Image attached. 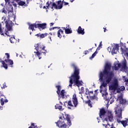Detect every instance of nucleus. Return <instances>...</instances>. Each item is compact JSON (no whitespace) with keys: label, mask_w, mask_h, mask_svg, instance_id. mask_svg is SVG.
I'll return each mask as SVG.
<instances>
[{"label":"nucleus","mask_w":128,"mask_h":128,"mask_svg":"<svg viewBox=\"0 0 128 128\" xmlns=\"http://www.w3.org/2000/svg\"><path fill=\"white\" fill-rule=\"evenodd\" d=\"M110 68H112L110 64L106 63L105 64L103 72H100L98 75L99 81L101 84L100 86V92L102 94V96L105 100L106 99L108 96V84L112 82V80L114 76V73L110 70Z\"/></svg>","instance_id":"f257e3e1"},{"label":"nucleus","mask_w":128,"mask_h":128,"mask_svg":"<svg viewBox=\"0 0 128 128\" xmlns=\"http://www.w3.org/2000/svg\"><path fill=\"white\" fill-rule=\"evenodd\" d=\"M100 117L102 118L103 122L102 124V128H110V125L108 124L109 122L114 120V113L112 110H108L106 112L104 108H102L100 111Z\"/></svg>","instance_id":"f03ea898"},{"label":"nucleus","mask_w":128,"mask_h":128,"mask_svg":"<svg viewBox=\"0 0 128 128\" xmlns=\"http://www.w3.org/2000/svg\"><path fill=\"white\" fill-rule=\"evenodd\" d=\"M14 8L16 6V4L14 2H12L11 3H7L6 4L4 7V8L2 12L6 14H8V18L10 20L9 24L11 25L16 24V14H14V8Z\"/></svg>","instance_id":"7ed1b4c3"},{"label":"nucleus","mask_w":128,"mask_h":128,"mask_svg":"<svg viewBox=\"0 0 128 128\" xmlns=\"http://www.w3.org/2000/svg\"><path fill=\"white\" fill-rule=\"evenodd\" d=\"M71 66L74 68V72L71 76L69 78L70 84L68 86L72 88V83L74 82L78 88H80V86L84 84L82 81L78 80H80V69H78V68L74 64H72Z\"/></svg>","instance_id":"20e7f679"},{"label":"nucleus","mask_w":128,"mask_h":128,"mask_svg":"<svg viewBox=\"0 0 128 128\" xmlns=\"http://www.w3.org/2000/svg\"><path fill=\"white\" fill-rule=\"evenodd\" d=\"M59 120L56 122L57 126L60 128H66L67 125L66 124V122H67L68 126H70L72 121H70V117L68 114H61L59 116Z\"/></svg>","instance_id":"39448f33"},{"label":"nucleus","mask_w":128,"mask_h":128,"mask_svg":"<svg viewBox=\"0 0 128 128\" xmlns=\"http://www.w3.org/2000/svg\"><path fill=\"white\" fill-rule=\"evenodd\" d=\"M6 17L5 16H4L2 18V22H4V23L6 24V28L4 33V31L2 28V26L0 24V34H1V36H10L12 32V26L14 24L12 25L10 24V23L9 22L10 18H8V20H6Z\"/></svg>","instance_id":"423d86ee"},{"label":"nucleus","mask_w":128,"mask_h":128,"mask_svg":"<svg viewBox=\"0 0 128 128\" xmlns=\"http://www.w3.org/2000/svg\"><path fill=\"white\" fill-rule=\"evenodd\" d=\"M124 90H126V88L124 86L120 87L118 86V80L116 78L114 79L109 85V90L114 94L124 92Z\"/></svg>","instance_id":"0eeeda50"},{"label":"nucleus","mask_w":128,"mask_h":128,"mask_svg":"<svg viewBox=\"0 0 128 128\" xmlns=\"http://www.w3.org/2000/svg\"><path fill=\"white\" fill-rule=\"evenodd\" d=\"M34 55L36 58H38V60H40V58H42V54H46V50H44L46 46L40 44H37L34 45Z\"/></svg>","instance_id":"6e6552de"},{"label":"nucleus","mask_w":128,"mask_h":128,"mask_svg":"<svg viewBox=\"0 0 128 128\" xmlns=\"http://www.w3.org/2000/svg\"><path fill=\"white\" fill-rule=\"evenodd\" d=\"M122 108H120V106H118L115 108V114L117 116L116 119L118 122H121L123 126L126 128V126H128V120L126 119L125 120L120 121V120L122 118Z\"/></svg>","instance_id":"1a4fd4ad"},{"label":"nucleus","mask_w":128,"mask_h":128,"mask_svg":"<svg viewBox=\"0 0 128 128\" xmlns=\"http://www.w3.org/2000/svg\"><path fill=\"white\" fill-rule=\"evenodd\" d=\"M62 1L59 0L57 2V4L54 2H50L48 4V2H46V6H44L43 8H48L49 10H54L56 8V10H60L62 8Z\"/></svg>","instance_id":"9d476101"},{"label":"nucleus","mask_w":128,"mask_h":128,"mask_svg":"<svg viewBox=\"0 0 128 128\" xmlns=\"http://www.w3.org/2000/svg\"><path fill=\"white\" fill-rule=\"evenodd\" d=\"M6 59L2 61V58H0V62L2 64L3 68L5 70H8V66L12 68V64H14V61L10 59V54L8 53H6Z\"/></svg>","instance_id":"9b49d317"},{"label":"nucleus","mask_w":128,"mask_h":128,"mask_svg":"<svg viewBox=\"0 0 128 128\" xmlns=\"http://www.w3.org/2000/svg\"><path fill=\"white\" fill-rule=\"evenodd\" d=\"M118 68H121L124 70V72H128V67H126V61L124 60L122 61L121 64H118V62H116L114 64V66H112V70H118Z\"/></svg>","instance_id":"f8f14e48"},{"label":"nucleus","mask_w":128,"mask_h":128,"mask_svg":"<svg viewBox=\"0 0 128 128\" xmlns=\"http://www.w3.org/2000/svg\"><path fill=\"white\" fill-rule=\"evenodd\" d=\"M56 88H57V94L59 96V100L60 104L62 106V100L64 98H66V92L64 90H62L60 92V90H62V86H56Z\"/></svg>","instance_id":"ddd939ff"},{"label":"nucleus","mask_w":128,"mask_h":128,"mask_svg":"<svg viewBox=\"0 0 128 128\" xmlns=\"http://www.w3.org/2000/svg\"><path fill=\"white\" fill-rule=\"evenodd\" d=\"M68 108H69V110H72L73 108H76L78 104L76 94H73L72 97V102L70 100H68Z\"/></svg>","instance_id":"4468645a"},{"label":"nucleus","mask_w":128,"mask_h":128,"mask_svg":"<svg viewBox=\"0 0 128 128\" xmlns=\"http://www.w3.org/2000/svg\"><path fill=\"white\" fill-rule=\"evenodd\" d=\"M118 44H113L111 46H110L108 48V50L109 52H111L112 56L114 54H116L118 52Z\"/></svg>","instance_id":"2eb2a0df"},{"label":"nucleus","mask_w":128,"mask_h":128,"mask_svg":"<svg viewBox=\"0 0 128 128\" xmlns=\"http://www.w3.org/2000/svg\"><path fill=\"white\" fill-rule=\"evenodd\" d=\"M117 102H119L120 104H126V101L124 99V94L119 93L118 96Z\"/></svg>","instance_id":"dca6fc26"},{"label":"nucleus","mask_w":128,"mask_h":128,"mask_svg":"<svg viewBox=\"0 0 128 128\" xmlns=\"http://www.w3.org/2000/svg\"><path fill=\"white\" fill-rule=\"evenodd\" d=\"M68 27L63 28V29L65 30V34H72V28H70V25H67Z\"/></svg>","instance_id":"f3484780"},{"label":"nucleus","mask_w":128,"mask_h":128,"mask_svg":"<svg viewBox=\"0 0 128 128\" xmlns=\"http://www.w3.org/2000/svg\"><path fill=\"white\" fill-rule=\"evenodd\" d=\"M93 92H94L92 91H90L88 89L86 88L85 94L87 96H86L87 98H90V96H92Z\"/></svg>","instance_id":"a211bd4d"},{"label":"nucleus","mask_w":128,"mask_h":128,"mask_svg":"<svg viewBox=\"0 0 128 128\" xmlns=\"http://www.w3.org/2000/svg\"><path fill=\"white\" fill-rule=\"evenodd\" d=\"M37 28H38L39 30H44V28H46V24H37Z\"/></svg>","instance_id":"6ab92c4d"},{"label":"nucleus","mask_w":128,"mask_h":128,"mask_svg":"<svg viewBox=\"0 0 128 128\" xmlns=\"http://www.w3.org/2000/svg\"><path fill=\"white\" fill-rule=\"evenodd\" d=\"M18 6H28V2L27 3H26L24 1L19 0L18 2H17Z\"/></svg>","instance_id":"aec40b11"},{"label":"nucleus","mask_w":128,"mask_h":128,"mask_svg":"<svg viewBox=\"0 0 128 128\" xmlns=\"http://www.w3.org/2000/svg\"><path fill=\"white\" fill-rule=\"evenodd\" d=\"M77 32H78L79 34H84V29L82 28V27L80 26L77 30Z\"/></svg>","instance_id":"412c9836"},{"label":"nucleus","mask_w":128,"mask_h":128,"mask_svg":"<svg viewBox=\"0 0 128 128\" xmlns=\"http://www.w3.org/2000/svg\"><path fill=\"white\" fill-rule=\"evenodd\" d=\"M63 34H64V31L62 30V29L59 30L58 32V38H61Z\"/></svg>","instance_id":"4be33fe9"},{"label":"nucleus","mask_w":128,"mask_h":128,"mask_svg":"<svg viewBox=\"0 0 128 128\" xmlns=\"http://www.w3.org/2000/svg\"><path fill=\"white\" fill-rule=\"evenodd\" d=\"M38 28L36 24H31L29 26V28L30 30H32L34 31V30L35 28Z\"/></svg>","instance_id":"5701e85b"},{"label":"nucleus","mask_w":128,"mask_h":128,"mask_svg":"<svg viewBox=\"0 0 128 128\" xmlns=\"http://www.w3.org/2000/svg\"><path fill=\"white\" fill-rule=\"evenodd\" d=\"M114 102V96H111L108 102V104H112Z\"/></svg>","instance_id":"b1692460"},{"label":"nucleus","mask_w":128,"mask_h":128,"mask_svg":"<svg viewBox=\"0 0 128 128\" xmlns=\"http://www.w3.org/2000/svg\"><path fill=\"white\" fill-rule=\"evenodd\" d=\"M55 108L56 110H62V106H60L58 104H56L55 106Z\"/></svg>","instance_id":"393cba45"},{"label":"nucleus","mask_w":128,"mask_h":128,"mask_svg":"<svg viewBox=\"0 0 128 128\" xmlns=\"http://www.w3.org/2000/svg\"><path fill=\"white\" fill-rule=\"evenodd\" d=\"M10 40L11 44H14V42H16V38H14V36H12L10 38Z\"/></svg>","instance_id":"a878e982"},{"label":"nucleus","mask_w":128,"mask_h":128,"mask_svg":"<svg viewBox=\"0 0 128 128\" xmlns=\"http://www.w3.org/2000/svg\"><path fill=\"white\" fill-rule=\"evenodd\" d=\"M46 36H48V34L45 33V34H42L40 35V38H46Z\"/></svg>","instance_id":"bb28decb"},{"label":"nucleus","mask_w":128,"mask_h":128,"mask_svg":"<svg viewBox=\"0 0 128 128\" xmlns=\"http://www.w3.org/2000/svg\"><path fill=\"white\" fill-rule=\"evenodd\" d=\"M98 54V52L96 51L92 56L90 58V60H92V58H94L96 56V54Z\"/></svg>","instance_id":"cd10ccee"},{"label":"nucleus","mask_w":128,"mask_h":128,"mask_svg":"<svg viewBox=\"0 0 128 128\" xmlns=\"http://www.w3.org/2000/svg\"><path fill=\"white\" fill-rule=\"evenodd\" d=\"M84 87H82L80 88V92H79L80 94H84Z\"/></svg>","instance_id":"c85d7f7f"},{"label":"nucleus","mask_w":128,"mask_h":128,"mask_svg":"<svg viewBox=\"0 0 128 128\" xmlns=\"http://www.w3.org/2000/svg\"><path fill=\"white\" fill-rule=\"evenodd\" d=\"M86 104H88V106L92 108V104H90V100H88L86 102Z\"/></svg>","instance_id":"c756f323"},{"label":"nucleus","mask_w":128,"mask_h":128,"mask_svg":"<svg viewBox=\"0 0 128 128\" xmlns=\"http://www.w3.org/2000/svg\"><path fill=\"white\" fill-rule=\"evenodd\" d=\"M62 2L64 6H70V5H68V2H64V0L62 1Z\"/></svg>","instance_id":"7c9ffc66"},{"label":"nucleus","mask_w":128,"mask_h":128,"mask_svg":"<svg viewBox=\"0 0 128 128\" xmlns=\"http://www.w3.org/2000/svg\"><path fill=\"white\" fill-rule=\"evenodd\" d=\"M0 104L1 106H4V98H2L0 99Z\"/></svg>","instance_id":"2f4dec72"},{"label":"nucleus","mask_w":128,"mask_h":128,"mask_svg":"<svg viewBox=\"0 0 128 128\" xmlns=\"http://www.w3.org/2000/svg\"><path fill=\"white\" fill-rule=\"evenodd\" d=\"M8 88V86H6V83H4L2 88Z\"/></svg>","instance_id":"473e14b6"},{"label":"nucleus","mask_w":128,"mask_h":128,"mask_svg":"<svg viewBox=\"0 0 128 128\" xmlns=\"http://www.w3.org/2000/svg\"><path fill=\"white\" fill-rule=\"evenodd\" d=\"M6 2V4H10L12 2H10V0H4Z\"/></svg>","instance_id":"72a5a7b5"},{"label":"nucleus","mask_w":128,"mask_h":128,"mask_svg":"<svg viewBox=\"0 0 128 128\" xmlns=\"http://www.w3.org/2000/svg\"><path fill=\"white\" fill-rule=\"evenodd\" d=\"M50 40L48 42V44H52V38L50 36H49Z\"/></svg>","instance_id":"f704fd0d"},{"label":"nucleus","mask_w":128,"mask_h":128,"mask_svg":"<svg viewBox=\"0 0 128 128\" xmlns=\"http://www.w3.org/2000/svg\"><path fill=\"white\" fill-rule=\"evenodd\" d=\"M35 36H37L38 38H40V36H41L40 34H36Z\"/></svg>","instance_id":"c9c22d12"},{"label":"nucleus","mask_w":128,"mask_h":128,"mask_svg":"<svg viewBox=\"0 0 128 128\" xmlns=\"http://www.w3.org/2000/svg\"><path fill=\"white\" fill-rule=\"evenodd\" d=\"M84 54H88V50H86L84 52Z\"/></svg>","instance_id":"e433bc0d"},{"label":"nucleus","mask_w":128,"mask_h":128,"mask_svg":"<svg viewBox=\"0 0 128 128\" xmlns=\"http://www.w3.org/2000/svg\"><path fill=\"white\" fill-rule=\"evenodd\" d=\"M100 46H102V42H100V44L99 45V47L97 48V50H100Z\"/></svg>","instance_id":"4c0bfd02"},{"label":"nucleus","mask_w":128,"mask_h":128,"mask_svg":"<svg viewBox=\"0 0 128 128\" xmlns=\"http://www.w3.org/2000/svg\"><path fill=\"white\" fill-rule=\"evenodd\" d=\"M4 102H8V99H6Z\"/></svg>","instance_id":"58836bf2"},{"label":"nucleus","mask_w":128,"mask_h":128,"mask_svg":"<svg viewBox=\"0 0 128 128\" xmlns=\"http://www.w3.org/2000/svg\"><path fill=\"white\" fill-rule=\"evenodd\" d=\"M2 108H4L2 106H0V110H2Z\"/></svg>","instance_id":"ea45409f"},{"label":"nucleus","mask_w":128,"mask_h":128,"mask_svg":"<svg viewBox=\"0 0 128 128\" xmlns=\"http://www.w3.org/2000/svg\"><path fill=\"white\" fill-rule=\"evenodd\" d=\"M50 26H54V23H50Z\"/></svg>","instance_id":"a19ab883"},{"label":"nucleus","mask_w":128,"mask_h":128,"mask_svg":"<svg viewBox=\"0 0 128 128\" xmlns=\"http://www.w3.org/2000/svg\"><path fill=\"white\" fill-rule=\"evenodd\" d=\"M70 2H74V0H70Z\"/></svg>","instance_id":"79ce46f5"},{"label":"nucleus","mask_w":128,"mask_h":128,"mask_svg":"<svg viewBox=\"0 0 128 128\" xmlns=\"http://www.w3.org/2000/svg\"><path fill=\"white\" fill-rule=\"evenodd\" d=\"M57 27H54L52 30H54V28H56Z\"/></svg>","instance_id":"37998d69"},{"label":"nucleus","mask_w":128,"mask_h":128,"mask_svg":"<svg viewBox=\"0 0 128 128\" xmlns=\"http://www.w3.org/2000/svg\"><path fill=\"white\" fill-rule=\"evenodd\" d=\"M18 42H20V39L18 40Z\"/></svg>","instance_id":"c03bdc74"},{"label":"nucleus","mask_w":128,"mask_h":128,"mask_svg":"<svg viewBox=\"0 0 128 128\" xmlns=\"http://www.w3.org/2000/svg\"><path fill=\"white\" fill-rule=\"evenodd\" d=\"M1 6H4V4H1Z\"/></svg>","instance_id":"a18cd8bd"},{"label":"nucleus","mask_w":128,"mask_h":128,"mask_svg":"<svg viewBox=\"0 0 128 128\" xmlns=\"http://www.w3.org/2000/svg\"><path fill=\"white\" fill-rule=\"evenodd\" d=\"M106 30L104 29V32H106Z\"/></svg>","instance_id":"49530a36"},{"label":"nucleus","mask_w":128,"mask_h":128,"mask_svg":"<svg viewBox=\"0 0 128 128\" xmlns=\"http://www.w3.org/2000/svg\"><path fill=\"white\" fill-rule=\"evenodd\" d=\"M30 34H32V32H30Z\"/></svg>","instance_id":"de8ad7c7"},{"label":"nucleus","mask_w":128,"mask_h":128,"mask_svg":"<svg viewBox=\"0 0 128 128\" xmlns=\"http://www.w3.org/2000/svg\"><path fill=\"white\" fill-rule=\"evenodd\" d=\"M50 34H51V36H52V33H50Z\"/></svg>","instance_id":"09e8293b"},{"label":"nucleus","mask_w":128,"mask_h":128,"mask_svg":"<svg viewBox=\"0 0 128 128\" xmlns=\"http://www.w3.org/2000/svg\"><path fill=\"white\" fill-rule=\"evenodd\" d=\"M96 46V44H95Z\"/></svg>","instance_id":"8fccbe9b"},{"label":"nucleus","mask_w":128,"mask_h":128,"mask_svg":"<svg viewBox=\"0 0 128 128\" xmlns=\"http://www.w3.org/2000/svg\"><path fill=\"white\" fill-rule=\"evenodd\" d=\"M3 96L2 94H1V96Z\"/></svg>","instance_id":"3c124183"},{"label":"nucleus","mask_w":128,"mask_h":128,"mask_svg":"<svg viewBox=\"0 0 128 128\" xmlns=\"http://www.w3.org/2000/svg\"><path fill=\"white\" fill-rule=\"evenodd\" d=\"M127 44H128V42H127Z\"/></svg>","instance_id":"603ef678"},{"label":"nucleus","mask_w":128,"mask_h":128,"mask_svg":"<svg viewBox=\"0 0 128 128\" xmlns=\"http://www.w3.org/2000/svg\"><path fill=\"white\" fill-rule=\"evenodd\" d=\"M4 98H6V97L4 96Z\"/></svg>","instance_id":"864d4df0"},{"label":"nucleus","mask_w":128,"mask_h":128,"mask_svg":"<svg viewBox=\"0 0 128 128\" xmlns=\"http://www.w3.org/2000/svg\"><path fill=\"white\" fill-rule=\"evenodd\" d=\"M46 12H48V10H46Z\"/></svg>","instance_id":"5fc2aeb1"}]
</instances>
